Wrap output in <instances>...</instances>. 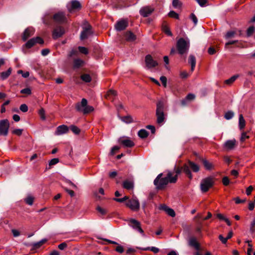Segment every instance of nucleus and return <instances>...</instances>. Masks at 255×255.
<instances>
[{
  "instance_id": "7ed1b4c3",
  "label": "nucleus",
  "mask_w": 255,
  "mask_h": 255,
  "mask_svg": "<svg viewBox=\"0 0 255 255\" xmlns=\"http://www.w3.org/2000/svg\"><path fill=\"white\" fill-rule=\"evenodd\" d=\"M88 102L86 99H82L81 102L78 103L75 106L76 110L79 112L82 113L83 114H87L94 110L93 107L88 106Z\"/></svg>"
},
{
  "instance_id": "dca6fc26",
  "label": "nucleus",
  "mask_w": 255,
  "mask_h": 255,
  "mask_svg": "<svg viewBox=\"0 0 255 255\" xmlns=\"http://www.w3.org/2000/svg\"><path fill=\"white\" fill-rule=\"evenodd\" d=\"M69 131V128L65 125H62L58 126L55 131V135H60L67 133Z\"/></svg>"
},
{
  "instance_id": "bf43d9fd",
  "label": "nucleus",
  "mask_w": 255,
  "mask_h": 255,
  "mask_svg": "<svg viewBox=\"0 0 255 255\" xmlns=\"http://www.w3.org/2000/svg\"><path fill=\"white\" fill-rule=\"evenodd\" d=\"M249 137V136L247 134L246 132H243L241 134L240 140L241 141L243 142Z\"/></svg>"
},
{
  "instance_id": "338daca9",
  "label": "nucleus",
  "mask_w": 255,
  "mask_h": 255,
  "mask_svg": "<svg viewBox=\"0 0 255 255\" xmlns=\"http://www.w3.org/2000/svg\"><path fill=\"white\" fill-rule=\"evenodd\" d=\"M219 239L223 244H226L227 242V239L226 238H224L222 235H220L219 236Z\"/></svg>"
},
{
  "instance_id": "f704fd0d",
  "label": "nucleus",
  "mask_w": 255,
  "mask_h": 255,
  "mask_svg": "<svg viewBox=\"0 0 255 255\" xmlns=\"http://www.w3.org/2000/svg\"><path fill=\"white\" fill-rule=\"evenodd\" d=\"M69 128L76 134H78L80 132V128L74 125L70 126L69 129Z\"/></svg>"
},
{
  "instance_id": "a211bd4d",
  "label": "nucleus",
  "mask_w": 255,
  "mask_h": 255,
  "mask_svg": "<svg viewBox=\"0 0 255 255\" xmlns=\"http://www.w3.org/2000/svg\"><path fill=\"white\" fill-rule=\"evenodd\" d=\"M128 21L123 19L119 21L115 25V28L118 31H121L125 29L128 26Z\"/></svg>"
},
{
  "instance_id": "5fc2aeb1",
  "label": "nucleus",
  "mask_w": 255,
  "mask_h": 255,
  "mask_svg": "<svg viewBox=\"0 0 255 255\" xmlns=\"http://www.w3.org/2000/svg\"><path fill=\"white\" fill-rule=\"evenodd\" d=\"M200 6L204 7L206 5L207 0H196Z\"/></svg>"
},
{
  "instance_id": "4c0bfd02",
  "label": "nucleus",
  "mask_w": 255,
  "mask_h": 255,
  "mask_svg": "<svg viewBox=\"0 0 255 255\" xmlns=\"http://www.w3.org/2000/svg\"><path fill=\"white\" fill-rule=\"evenodd\" d=\"M81 79L85 82H90L91 81V78L89 74H83L81 77Z\"/></svg>"
},
{
  "instance_id": "f257e3e1",
  "label": "nucleus",
  "mask_w": 255,
  "mask_h": 255,
  "mask_svg": "<svg viewBox=\"0 0 255 255\" xmlns=\"http://www.w3.org/2000/svg\"><path fill=\"white\" fill-rule=\"evenodd\" d=\"M162 173H160L154 180V184L158 189L164 188L168 183H174L177 181V176H173L171 172H168L167 176L161 177Z\"/></svg>"
},
{
  "instance_id": "4d7b16f0",
  "label": "nucleus",
  "mask_w": 255,
  "mask_h": 255,
  "mask_svg": "<svg viewBox=\"0 0 255 255\" xmlns=\"http://www.w3.org/2000/svg\"><path fill=\"white\" fill-rule=\"evenodd\" d=\"M97 210L102 215H105L107 213V210L100 206L97 207Z\"/></svg>"
},
{
  "instance_id": "0e129e2a",
  "label": "nucleus",
  "mask_w": 255,
  "mask_h": 255,
  "mask_svg": "<svg viewBox=\"0 0 255 255\" xmlns=\"http://www.w3.org/2000/svg\"><path fill=\"white\" fill-rule=\"evenodd\" d=\"M236 204H240L244 203L246 201L245 199L241 200L239 197H236L234 199Z\"/></svg>"
},
{
  "instance_id": "20e7f679",
  "label": "nucleus",
  "mask_w": 255,
  "mask_h": 255,
  "mask_svg": "<svg viewBox=\"0 0 255 255\" xmlns=\"http://www.w3.org/2000/svg\"><path fill=\"white\" fill-rule=\"evenodd\" d=\"M164 107V102L162 100L159 101L156 104V116L157 123L159 125L163 124L165 119Z\"/></svg>"
},
{
  "instance_id": "aec40b11",
  "label": "nucleus",
  "mask_w": 255,
  "mask_h": 255,
  "mask_svg": "<svg viewBox=\"0 0 255 255\" xmlns=\"http://www.w3.org/2000/svg\"><path fill=\"white\" fill-rule=\"evenodd\" d=\"M236 143V140L235 139L227 140L224 144V147L227 150H230L235 147Z\"/></svg>"
},
{
  "instance_id": "c03bdc74",
  "label": "nucleus",
  "mask_w": 255,
  "mask_h": 255,
  "mask_svg": "<svg viewBox=\"0 0 255 255\" xmlns=\"http://www.w3.org/2000/svg\"><path fill=\"white\" fill-rule=\"evenodd\" d=\"M172 5L174 8H178L181 6V2L179 0H173Z\"/></svg>"
},
{
  "instance_id": "4be33fe9",
  "label": "nucleus",
  "mask_w": 255,
  "mask_h": 255,
  "mask_svg": "<svg viewBox=\"0 0 255 255\" xmlns=\"http://www.w3.org/2000/svg\"><path fill=\"white\" fill-rule=\"evenodd\" d=\"M189 246L193 247L197 251L200 250V245L197 241V239L195 237H191L188 240Z\"/></svg>"
},
{
  "instance_id": "a878e982",
  "label": "nucleus",
  "mask_w": 255,
  "mask_h": 255,
  "mask_svg": "<svg viewBox=\"0 0 255 255\" xmlns=\"http://www.w3.org/2000/svg\"><path fill=\"white\" fill-rule=\"evenodd\" d=\"M188 62L191 66V70L192 72L194 71L196 65V59L195 56L190 55L189 57Z\"/></svg>"
},
{
  "instance_id": "2eb2a0df",
  "label": "nucleus",
  "mask_w": 255,
  "mask_h": 255,
  "mask_svg": "<svg viewBox=\"0 0 255 255\" xmlns=\"http://www.w3.org/2000/svg\"><path fill=\"white\" fill-rule=\"evenodd\" d=\"M54 20L58 23H62L66 21V17L64 12H59L53 15Z\"/></svg>"
},
{
  "instance_id": "6e6552de",
  "label": "nucleus",
  "mask_w": 255,
  "mask_h": 255,
  "mask_svg": "<svg viewBox=\"0 0 255 255\" xmlns=\"http://www.w3.org/2000/svg\"><path fill=\"white\" fill-rule=\"evenodd\" d=\"M126 205L132 211H137L139 208L140 204L137 198L134 197L126 203Z\"/></svg>"
},
{
  "instance_id": "423d86ee",
  "label": "nucleus",
  "mask_w": 255,
  "mask_h": 255,
  "mask_svg": "<svg viewBox=\"0 0 255 255\" xmlns=\"http://www.w3.org/2000/svg\"><path fill=\"white\" fill-rule=\"evenodd\" d=\"M214 184L213 178L211 177L205 178L202 180L200 184V189L202 192H207Z\"/></svg>"
},
{
  "instance_id": "864d4df0",
  "label": "nucleus",
  "mask_w": 255,
  "mask_h": 255,
  "mask_svg": "<svg viewBox=\"0 0 255 255\" xmlns=\"http://www.w3.org/2000/svg\"><path fill=\"white\" fill-rule=\"evenodd\" d=\"M39 114L42 120H45L46 118L45 116V111L42 108L39 111Z\"/></svg>"
},
{
  "instance_id": "1a4fd4ad",
  "label": "nucleus",
  "mask_w": 255,
  "mask_h": 255,
  "mask_svg": "<svg viewBox=\"0 0 255 255\" xmlns=\"http://www.w3.org/2000/svg\"><path fill=\"white\" fill-rule=\"evenodd\" d=\"M145 63L146 64V67L147 69H151L155 67L158 65V62L154 60L152 57L148 54L145 56Z\"/></svg>"
},
{
  "instance_id": "09e8293b",
  "label": "nucleus",
  "mask_w": 255,
  "mask_h": 255,
  "mask_svg": "<svg viewBox=\"0 0 255 255\" xmlns=\"http://www.w3.org/2000/svg\"><path fill=\"white\" fill-rule=\"evenodd\" d=\"M78 49L79 51L82 53L85 54H87L88 53V49L85 47L79 46Z\"/></svg>"
},
{
  "instance_id": "13d9d810",
  "label": "nucleus",
  "mask_w": 255,
  "mask_h": 255,
  "mask_svg": "<svg viewBox=\"0 0 255 255\" xmlns=\"http://www.w3.org/2000/svg\"><path fill=\"white\" fill-rule=\"evenodd\" d=\"M19 109L23 112H26L28 111V107L24 104L21 105Z\"/></svg>"
},
{
  "instance_id": "37998d69",
  "label": "nucleus",
  "mask_w": 255,
  "mask_h": 255,
  "mask_svg": "<svg viewBox=\"0 0 255 255\" xmlns=\"http://www.w3.org/2000/svg\"><path fill=\"white\" fill-rule=\"evenodd\" d=\"M168 15L170 17H171L175 18L176 19H178L179 18V15H178V14L176 12H175L174 11H170L168 13Z\"/></svg>"
},
{
  "instance_id": "6e6d98bb",
  "label": "nucleus",
  "mask_w": 255,
  "mask_h": 255,
  "mask_svg": "<svg viewBox=\"0 0 255 255\" xmlns=\"http://www.w3.org/2000/svg\"><path fill=\"white\" fill-rule=\"evenodd\" d=\"M128 197L126 196L122 198H114V200L120 203H122L125 201L126 200H128Z\"/></svg>"
},
{
  "instance_id": "774afa93",
  "label": "nucleus",
  "mask_w": 255,
  "mask_h": 255,
  "mask_svg": "<svg viewBox=\"0 0 255 255\" xmlns=\"http://www.w3.org/2000/svg\"><path fill=\"white\" fill-rule=\"evenodd\" d=\"M169 208L166 205H164V204H161L159 206V210H163L164 211H165V212H166V211L169 209Z\"/></svg>"
},
{
  "instance_id": "8fccbe9b",
  "label": "nucleus",
  "mask_w": 255,
  "mask_h": 255,
  "mask_svg": "<svg viewBox=\"0 0 255 255\" xmlns=\"http://www.w3.org/2000/svg\"><path fill=\"white\" fill-rule=\"evenodd\" d=\"M190 18L194 22V25H196L198 22V19L196 15L194 13H191Z\"/></svg>"
},
{
  "instance_id": "c9c22d12",
  "label": "nucleus",
  "mask_w": 255,
  "mask_h": 255,
  "mask_svg": "<svg viewBox=\"0 0 255 255\" xmlns=\"http://www.w3.org/2000/svg\"><path fill=\"white\" fill-rule=\"evenodd\" d=\"M117 95V92L113 90H110L106 94V98L111 100V96H115Z\"/></svg>"
},
{
  "instance_id": "603ef678",
  "label": "nucleus",
  "mask_w": 255,
  "mask_h": 255,
  "mask_svg": "<svg viewBox=\"0 0 255 255\" xmlns=\"http://www.w3.org/2000/svg\"><path fill=\"white\" fill-rule=\"evenodd\" d=\"M222 182L225 186H227L230 184V181L228 177L225 176L223 178Z\"/></svg>"
},
{
  "instance_id": "e2e57ef3",
  "label": "nucleus",
  "mask_w": 255,
  "mask_h": 255,
  "mask_svg": "<svg viewBox=\"0 0 255 255\" xmlns=\"http://www.w3.org/2000/svg\"><path fill=\"white\" fill-rule=\"evenodd\" d=\"M67 245L66 243L64 242V243H62L59 244L58 246V248L60 250H63L67 247Z\"/></svg>"
},
{
  "instance_id": "a18cd8bd",
  "label": "nucleus",
  "mask_w": 255,
  "mask_h": 255,
  "mask_svg": "<svg viewBox=\"0 0 255 255\" xmlns=\"http://www.w3.org/2000/svg\"><path fill=\"white\" fill-rule=\"evenodd\" d=\"M246 243H248V246H249V248L248 249V250H247V255H252V252L253 251L252 245L250 243L249 241H246Z\"/></svg>"
},
{
  "instance_id": "052dcab7",
  "label": "nucleus",
  "mask_w": 255,
  "mask_h": 255,
  "mask_svg": "<svg viewBox=\"0 0 255 255\" xmlns=\"http://www.w3.org/2000/svg\"><path fill=\"white\" fill-rule=\"evenodd\" d=\"M119 149H120V147L119 146H114L111 149V152H110L111 154V155H114L115 153V152L117 151H118Z\"/></svg>"
},
{
  "instance_id": "ea45409f",
  "label": "nucleus",
  "mask_w": 255,
  "mask_h": 255,
  "mask_svg": "<svg viewBox=\"0 0 255 255\" xmlns=\"http://www.w3.org/2000/svg\"><path fill=\"white\" fill-rule=\"evenodd\" d=\"M250 231L251 233L255 232V217L251 223Z\"/></svg>"
},
{
  "instance_id": "4468645a",
  "label": "nucleus",
  "mask_w": 255,
  "mask_h": 255,
  "mask_svg": "<svg viewBox=\"0 0 255 255\" xmlns=\"http://www.w3.org/2000/svg\"><path fill=\"white\" fill-rule=\"evenodd\" d=\"M65 33V30L61 26H57L55 28L52 32V37L53 39H56L61 37Z\"/></svg>"
},
{
  "instance_id": "de8ad7c7",
  "label": "nucleus",
  "mask_w": 255,
  "mask_h": 255,
  "mask_svg": "<svg viewBox=\"0 0 255 255\" xmlns=\"http://www.w3.org/2000/svg\"><path fill=\"white\" fill-rule=\"evenodd\" d=\"M20 93L22 94H24L29 95L31 94V91L30 88H27L22 89L20 91Z\"/></svg>"
},
{
  "instance_id": "bb28decb",
  "label": "nucleus",
  "mask_w": 255,
  "mask_h": 255,
  "mask_svg": "<svg viewBox=\"0 0 255 255\" xmlns=\"http://www.w3.org/2000/svg\"><path fill=\"white\" fill-rule=\"evenodd\" d=\"M119 119L126 124H130L133 122L132 118L130 116L124 117L119 116Z\"/></svg>"
},
{
  "instance_id": "e433bc0d",
  "label": "nucleus",
  "mask_w": 255,
  "mask_h": 255,
  "mask_svg": "<svg viewBox=\"0 0 255 255\" xmlns=\"http://www.w3.org/2000/svg\"><path fill=\"white\" fill-rule=\"evenodd\" d=\"M236 34V31L233 30L229 31L227 32L225 37L226 39H229L232 37H234Z\"/></svg>"
},
{
  "instance_id": "473e14b6",
  "label": "nucleus",
  "mask_w": 255,
  "mask_h": 255,
  "mask_svg": "<svg viewBox=\"0 0 255 255\" xmlns=\"http://www.w3.org/2000/svg\"><path fill=\"white\" fill-rule=\"evenodd\" d=\"M239 77V75H235L231 77L230 78L226 80L225 82L226 84L230 85L233 83Z\"/></svg>"
},
{
  "instance_id": "f3484780",
  "label": "nucleus",
  "mask_w": 255,
  "mask_h": 255,
  "mask_svg": "<svg viewBox=\"0 0 255 255\" xmlns=\"http://www.w3.org/2000/svg\"><path fill=\"white\" fill-rule=\"evenodd\" d=\"M153 11V8L150 6H144L140 8L139 13L143 17L149 15Z\"/></svg>"
},
{
  "instance_id": "c85d7f7f",
  "label": "nucleus",
  "mask_w": 255,
  "mask_h": 255,
  "mask_svg": "<svg viewBox=\"0 0 255 255\" xmlns=\"http://www.w3.org/2000/svg\"><path fill=\"white\" fill-rule=\"evenodd\" d=\"M126 39L128 41H133L136 39L135 35L130 31H128L126 33Z\"/></svg>"
},
{
  "instance_id": "58836bf2",
  "label": "nucleus",
  "mask_w": 255,
  "mask_h": 255,
  "mask_svg": "<svg viewBox=\"0 0 255 255\" xmlns=\"http://www.w3.org/2000/svg\"><path fill=\"white\" fill-rule=\"evenodd\" d=\"M234 113L232 112V111H228L227 113H226V114H225V118L226 119V120H230L231 119L233 118V117H234Z\"/></svg>"
},
{
  "instance_id": "393cba45",
  "label": "nucleus",
  "mask_w": 255,
  "mask_h": 255,
  "mask_svg": "<svg viewBox=\"0 0 255 255\" xmlns=\"http://www.w3.org/2000/svg\"><path fill=\"white\" fill-rule=\"evenodd\" d=\"M161 29L168 36H171L172 35V32L165 22H163L162 23Z\"/></svg>"
},
{
  "instance_id": "72a5a7b5",
  "label": "nucleus",
  "mask_w": 255,
  "mask_h": 255,
  "mask_svg": "<svg viewBox=\"0 0 255 255\" xmlns=\"http://www.w3.org/2000/svg\"><path fill=\"white\" fill-rule=\"evenodd\" d=\"M83 63V61L80 59H76L74 61L73 66L75 68H79Z\"/></svg>"
},
{
  "instance_id": "c756f323",
  "label": "nucleus",
  "mask_w": 255,
  "mask_h": 255,
  "mask_svg": "<svg viewBox=\"0 0 255 255\" xmlns=\"http://www.w3.org/2000/svg\"><path fill=\"white\" fill-rule=\"evenodd\" d=\"M245 123L243 116L241 114L240 115L239 117V127L241 130L245 128Z\"/></svg>"
},
{
  "instance_id": "b1692460",
  "label": "nucleus",
  "mask_w": 255,
  "mask_h": 255,
  "mask_svg": "<svg viewBox=\"0 0 255 255\" xmlns=\"http://www.w3.org/2000/svg\"><path fill=\"white\" fill-rule=\"evenodd\" d=\"M202 161L203 165L206 170H211L214 169V166L212 163L209 162L205 159H203Z\"/></svg>"
},
{
  "instance_id": "a19ab883",
  "label": "nucleus",
  "mask_w": 255,
  "mask_h": 255,
  "mask_svg": "<svg viewBox=\"0 0 255 255\" xmlns=\"http://www.w3.org/2000/svg\"><path fill=\"white\" fill-rule=\"evenodd\" d=\"M255 31V27L254 26H250L248 28L247 31V35L248 37L251 36Z\"/></svg>"
},
{
  "instance_id": "79ce46f5",
  "label": "nucleus",
  "mask_w": 255,
  "mask_h": 255,
  "mask_svg": "<svg viewBox=\"0 0 255 255\" xmlns=\"http://www.w3.org/2000/svg\"><path fill=\"white\" fill-rule=\"evenodd\" d=\"M25 201L28 205H32L33 203V198L31 196H29L25 199Z\"/></svg>"
},
{
  "instance_id": "69168bd1",
  "label": "nucleus",
  "mask_w": 255,
  "mask_h": 255,
  "mask_svg": "<svg viewBox=\"0 0 255 255\" xmlns=\"http://www.w3.org/2000/svg\"><path fill=\"white\" fill-rule=\"evenodd\" d=\"M115 250L118 252V253H122L124 252V248L123 247V246H121V245H119L118 246Z\"/></svg>"
},
{
  "instance_id": "680f3d73",
  "label": "nucleus",
  "mask_w": 255,
  "mask_h": 255,
  "mask_svg": "<svg viewBox=\"0 0 255 255\" xmlns=\"http://www.w3.org/2000/svg\"><path fill=\"white\" fill-rule=\"evenodd\" d=\"M160 80L162 82L164 87L166 86L167 79L165 76H161L160 78Z\"/></svg>"
},
{
  "instance_id": "9d476101",
  "label": "nucleus",
  "mask_w": 255,
  "mask_h": 255,
  "mask_svg": "<svg viewBox=\"0 0 255 255\" xmlns=\"http://www.w3.org/2000/svg\"><path fill=\"white\" fill-rule=\"evenodd\" d=\"M129 225L134 230L142 234L143 236L144 235L143 231L140 227V223L138 221L134 219H130L129 220Z\"/></svg>"
},
{
  "instance_id": "7c9ffc66",
  "label": "nucleus",
  "mask_w": 255,
  "mask_h": 255,
  "mask_svg": "<svg viewBox=\"0 0 255 255\" xmlns=\"http://www.w3.org/2000/svg\"><path fill=\"white\" fill-rule=\"evenodd\" d=\"M138 135L141 138H144L148 135V132L144 129H141L138 132Z\"/></svg>"
},
{
  "instance_id": "0eeeda50",
  "label": "nucleus",
  "mask_w": 255,
  "mask_h": 255,
  "mask_svg": "<svg viewBox=\"0 0 255 255\" xmlns=\"http://www.w3.org/2000/svg\"><path fill=\"white\" fill-rule=\"evenodd\" d=\"M9 123L7 119L0 121V134L6 136L8 134Z\"/></svg>"
},
{
  "instance_id": "412c9836",
  "label": "nucleus",
  "mask_w": 255,
  "mask_h": 255,
  "mask_svg": "<svg viewBox=\"0 0 255 255\" xmlns=\"http://www.w3.org/2000/svg\"><path fill=\"white\" fill-rule=\"evenodd\" d=\"M34 33V30L32 27H28L26 28L22 35V39L23 41L27 40L30 36L32 35Z\"/></svg>"
},
{
  "instance_id": "6ab92c4d",
  "label": "nucleus",
  "mask_w": 255,
  "mask_h": 255,
  "mask_svg": "<svg viewBox=\"0 0 255 255\" xmlns=\"http://www.w3.org/2000/svg\"><path fill=\"white\" fill-rule=\"evenodd\" d=\"M120 142L126 147H131L134 145L133 141L127 137L120 138Z\"/></svg>"
},
{
  "instance_id": "f8f14e48",
  "label": "nucleus",
  "mask_w": 255,
  "mask_h": 255,
  "mask_svg": "<svg viewBox=\"0 0 255 255\" xmlns=\"http://www.w3.org/2000/svg\"><path fill=\"white\" fill-rule=\"evenodd\" d=\"M44 43L43 40L40 37H36L29 39L25 43V46L27 48H30L36 43L43 44Z\"/></svg>"
},
{
  "instance_id": "9b49d317",
  "label": "nucleus",
  "mask_w": 255,
  "mask_h": 255,
  "mask_svg": "<svg viewBox=\"0 0 255 255\" xmlns=\"http://www.w3.org/2000/svg\"><path fill=\"white\" fill-rule=\"evenodd\" d=\"M81 7L80 2L77 0H73L67 4V7L69 12L79 9Z\"/></svg>"
},
{
  "instance_id": "5701e85b",
  "label": "nucleus",
  "mask_w": 255,
  "mask_h": 255,
  "mask_svg": "<svg viewBox=\"0 0 255 255\" xmlns=\"http://www.w3.org/2000/svg\"><path fill=\"white\" fill-rule=\"evenodd\" d=\"M123 186L124 188L130 190L134 187V183L132 180H126L123 183Z\"/></svg>"
},
{
  "instance_id": "49530a36",
  "label": "nucleus",
  "mask_w": 255,
  "mask_h": 255,
  "mask_svg": "<svg viewBox=\"0 0 255 255\" xmlns=\"http://www.w3.org/2000/svg\"><path fill=\"white\" fill-rule=\"evenodd\" d=\"M169 216L172 217H174L175 216V213L174 212V211L171 209V208H169L167 211H166V212Z\"/></svg>"
},
{
  "instance_id": "39448f33",
  "label": "nucleus",
  "mask_w": 255,
  "mask_h": 255,
  "mask_svg": "<svg viewBox=\"0 0 255 255\" xmlns=\"http://www.w3.org/2000/svg\"><path fill=\"white\" fill-rule=\"evenodd\" d=\"M190 168H191L193 172H198L199 171V166L194 162L189 161L188 164H184L182 167V171L185 173L189 178L191 179L192 178V174Z\"/></svg>"
},
{
  "instance_id": "f03ea898",
  "label": "nucleus",
  "mask_w": 255,
  "mask_h": 255,
  "mask_svg": "<svg viewBox=\"0 0 255 255\" xmlns=\"http://www.w3.org/2000/svg\"><path fill=\"white\" fill-rule=\"evenodd\" d=\"M177 50L180 55L187 54L190 47V40L188 38H179L177 41Z\"/></svg>"
},
{
  "instance_id": "ddd939ff",
  "label": "nucleus",
  "mask_w": 255,
  "mask_h": 255,
  "mask_svg": "<svg viewBox=\"0 0 255 255\" xmlns=\"http://www.w3.org/2000/svg\"><path fill=\"white\" fill-rule=\"evenodd\" d=\"M92 33V27L91 25H88L83 28V31L81 33L80 38L82 40L85 39L91 35Z\"/></svg>"
},
{
  "instance_id": "cd10ccee",
  "label": "nucleus",
  "mask_w": 255,
  "mask_h": 255,
  "mask_svg": "<svg viewBox=\"0 0 255 255\" xmlns=\"http://www.w3.org/2000/svg\"><path fill=\"white\" fill-rule=\"evenodd\" d=\"M12 69L9 68L6 71L2 72L0 73V78L4 80L7 79L11 73Z\"/></svg>"
},
{
  "instance_id": "2f4dec72",
  "label": "nucleus",
  "mask_w": 255,
  "mask_h": 255,
  "mask_svg": "<svg viewBox=\"0 0 255 255\" xmlns=\"http://www.w3.org/2000/svg\"><path fill=\"white\" fill-rule=\"evenodd\" d=\"M140 250H141L142 251H151V252H153L154 253H157L159 250L158 248L155 247H147V248H139Z\"/></svg>"
},
{
  "instance_id": "3c124183",
  "label": "nucleus",
  "mask_w": 255,
  "mask_h": 255,
  "mask_svg": "<svg viewBox=\"0 0 255 255\" xmlns=\"http://www.w3.org/2000/svg\"><path fill=\"white\" fill-rule=\"evenodd\" d=\"M58 162H59V159L57 158H54L50 160V161L49 162V165L50 166L54 165L56 164Z\"/></svg>"
}]
</instances>
